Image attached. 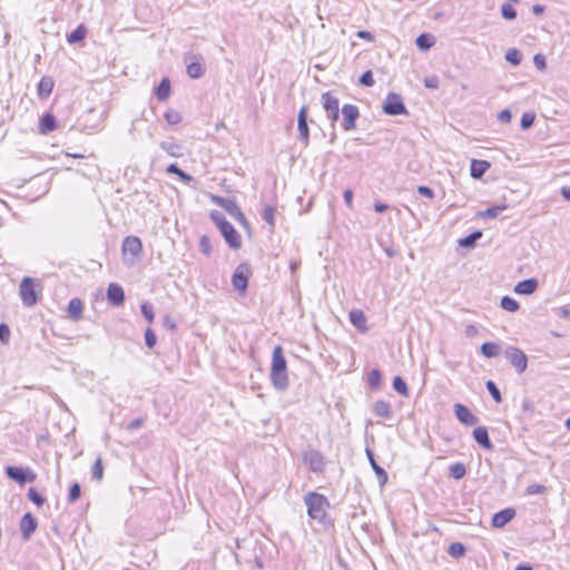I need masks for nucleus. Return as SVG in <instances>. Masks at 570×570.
<instances>
[{"instance_id":"1","label":"nucleus","mask_w":570,"mask_h":570,"mask_svg":"<svg viewBox=\"0 0 570 570\" xmlns=\"http://www.w3.org/2000/svg\"><path fill=\"white\" fill-rule=\"evenodd\" d=\"M287 363L283 347L277 345L273 350L271 381L275 389L284 391L288 387Z\"/></svg>"},{"instance_id":"2","label":"nucleus","mask_w":570,"mask_h":570,"mask_svg":"<svg viewBox=\"0 0 570 570\" xmlns=\"http://www.w3.org/2000/svg\"><path fill=\"white\" fill-rule=\"evenodd\" d=\"M210 218L218 227L229 247L237 249L242 245L240 236L234 226L218 212H213Z\"/></svg>"},{"instance_id":"3","label":"nucleus","mask_w":570,"mask_h":570,"mask_svg":"<svg viewBox=\"0 0 570 570\" xmlns=\"http://www.w3.org/2000/svg\"><path fill=\"white\" fill-rule=\"evenodd\" d=\"M304 501L307 507V514L311 519L321 521L325 518V508L328 505V502L323 494L316 492L307 493Z\"/></svg>"},{"instance_id":"4","label":"nucleus","mask_w":570,"mask_h":570,"mask_svg":"<svg viewBox=\"0 0 570 570\" xmlns=\"http://www.w3.org/2000/svg\"><path fill=\"white\" fill-rule=\"evenodd\" d=\"M504 357L519 374L523 373L528 367V356L515 346H508L504 351Z\"/></svg>"},{"instance_id":"5","label":"nucleus","mask_w":570,"mask_h":570,"mask_svg":"<svg viewBox=\"0 0 570 570\" xmlns=\"http://www.w3.org/2000/svg\"><path fill=\"white\" fill-rule=\"evenodd\" d=\"M20 297L24 306L32 307L38 302V295L36 292L35 279L31 277H24L19 287Z\"/></svg>"},{"instance_id":"6","label":"nucleus","mask_w":570,"mask_h":570,"mask_svg":"<svg viewBox=\"0 0 570 570\" xmlns=\"http://www.w3.org/2000/svg\"><path fill=\"white\" fill-rule=\"evenodd\" d=\"M383 111L390 116L406 115L407 110L399 94L390 92L383 105Z\"/></svg>"},{"instance_id":"7","label":"nucleus","mask_w":570,"mask_h":570,"mask_svg":"<svg viewBox=\"0 0 570 570\" xmlns=\"http://www.w3.org/2000/svg\"><path fill=\"white\" fill-rule=\"evenodd\" d=\"M6 474L20 485L36 480V474L31 470L21 466L9 465L6 468Z\"/></svg>"},{"instance_id":"8","label":"nucleus","mask_w":570,"mask_h":570,"mask_svg":"<svg viewBox=\"0 0 570 570\" xmlns=\"http://www.w3.org/2000/svg\"><path fill=\"white\" fill-rule=\"evenodd\" d=\"M321 102L326 111L327 118L332 120V124L337 121L340 118V100L328 91L322 95Z\"/></svg>"},{"instance_id":"9","label":"nucleus","mask_w":570,"mask_h":570,"mask_svg":"<svg viewBox=\"0 0 570 570\" xmlns=\"http://www.w3.org/2000/svg\"><path fill=\"white\" fill-rule=\"evenodd\" d=\"M308 110L306 106H303L297 116V129H298V139L303 144L304 147H307L309 144V129H308Z\"/></svg>"},{"instance_id":"10","label":"nucleus","mask_w":570,"mask_h":570,"mask_svg":"<svg viewBox=\"0 0 570 570\" xmlns=\"http://www.w3.org/2000/svg\"><path fill=\"white\" fill-rule=\"evenodd\" d=\"M343 121L342 127L345 131H351L356 128V120L360 117V110L355 105L346 104L341 109Z\"/></svg>"},{"instance_id":"11","label":"nucleus","mask_w":570,"mask_h":570,"mask_svg":"<svg viewBox=\"0 0 570 570\" xmlns=\"http://www.w3.org/2000/svg\"><path fill=\"white\" fill-rule=\"evenodd\" d=\"M250 274V268L247 264H240L235 269L232 283L235 289L244 292L248 285V276Z\"/></svg>"},{"instance_id":"12","label":"nucleus","mask_w":570,"mask_h":570,"mask_svg":"<svg viewBox=\"0 0 570 570\" xmlns=\"http://www.w3.org/2000/svg\"><path fill=\"white\" fill-rule=\"evenodd\" d=\"M303 461L313 472H322L324 469V456L317 450H308L303 453Z\"/></svg>"},{"instance_id":"13","label":"nucleus","mask_w":570,"mask_h":570,"mask_svg":"<svg viewBox=\"0 0 570 570\" xmlns=\"http://www.w3.org/2000/svg\"><path fill=\"white\" fill-rule=\"evenodd\" d=\"M454 413L456 419L465 425H475L479 421L468 406L460 403L454 405Z\"/></svg>"},{"instance_id":"14","label":"nucleus","mask_w":570,"mask_h":570,"mask_svg":"<svg viewBox=\"0 0 570 570\" xmlns=\"http://www.w3.org/2000/svg\"><path fill=\"white\" fill-rule=\"evenodd\" d=\"M107 299L114 306H120L125 302L124 288L117 283H110L107 288Z\"/></svg>"},{"instance_id":"15","label":"nucleus","mask_w":570,"mask_h":570,"mask_svg":"<svg viewBox=\"0 0 570 570\" xmlns=\"http://www.w3.org/2000/svg\"><path fill=\"white\" fill-rule=\"evenodd\" d=\"M37 529V520L36 518L30 513L27 512L21 521H20V530H21V537L23 540H29L32 535V533Z\"/></svg>"},{"instance_id":"16","label":"nucleus","mask_w":570,"mask_h":570,"mask_svg":"<svg viewBox=\"0 0 570 570\" xmlns=\"http://www.w3.org/2000/svg\"><path fill=\"white\" fill-rule=\"evenodd\" d=\"M122 253L138 256L142 252V243L137 236H127L122 240Z\"/></svg>"},{"instance_id":"17","label":"nucleus","mask_w":570,"mask_h":570,"mask_svg":"<svg viewBox=\"0 0 570 570\" xmlns=\"http://www.w3.org/2000/svg\"><path fill=\"white\" fill-rule=\"evenodd\" d=\"M515 515V510L512 508H505L492 517V527L501 529L507 525Z\"/></svg>"},{"instance_id":"18","label":"nucleus","mask_w":570,"mask_h":570,"mask_svg":"<svg viewBox=\"0 0 570 570\" xmlns=\"http://www.w3.org/2000/svg\"><path fill=\"white\" fill-rule=\"evenodd\" d=\"M223 208L243 227L248 228V222L234 199L230 202H224Z\"/></svg>"},{"instance_id":"19","label":"nucleus","mask_w":570,"mask_h":570,"mask_svg":"<svg viewBox=\"0 0 570 570\" xmlns=\"http://www.w3.org/2000/svg\"><path fill=\"white\" fill-rule=\"evenodd\" d=\"M473 438L475 442L485 450H492L493 445L489 438V432L484 426H478L473 430Z\"/></svg>"},{"instance_id":"20","label":"nucleus","mask_w":570,"mask_h":570,"mask_svg":"<svg viewBox=\"0 0 570 570\" xmlns=\"http://www.w3.org/2000/svg\"><path fill=\"white\" fill-rule=\"evenodd\" d=\"M490 168V163L487 160L472 159L470 166V175L474 179H480Z\"/></svg>"},{"instance_id":"21","label":"nucleus","mask_w":570,"mask_h":570,"mask_svg":"<svg viewBox=\"0 0 570 570\" xmlns=\"http://www.w3.org/2000/svg\"><path fill=\"white\" fill-rule=\"evenodd\" d=\"M537 288L538 281L535 278H528L519 282L514 287V292L518 294L530 295L533 294Z\"/></svg>"},{"instance_id":"22","label":"nucleus","mask_w":570,"mask_h":570,"mask_svg":"<svg viewBox=\"0 0 570 570\" xmlns=\"http://www.w3.org/2000/svg\"><path fill=\"white\" fill-rule=\"evenodd\" d=\"M350 321L361 332L365 333L367 331L366 316L363 311L352 309L350 312Z\"/></svg>"},{"instance_id":"23","label":"nucleus","mask_w":570,"mask_h":570,"mask_svg":"<svg viewBox=\"0 0 570 570\" xmlns=\"http://www.w3.org/2000/svg\"><path fill=\"white\" fill-rule=\"evenodd\" d=\"M53 80L51 77H42L38 83V96L41 99H46L50 96L53 89Z\"/></svg>"},{"instance_id":"24","label":"nucleus","mask_w":570,"mask_h":570,"mask_svg":"<svg viewBox=\"0 0 570 570\" xmlns=\"http://www.w3.org/2000/svg\"><path fill=\"white\" fill-rule=\"evenodd\" d=\"M197 60L196 61H193L187 65V73L190 78L193 79H198L200 78L204 72H205V69L203 67V57H196Z\"/></svg>"},{"instance_id":"25","label":"nucleus","mask_w":570,"mask_h":570,"mask_svg":"<svg viewBox=\"0 0 570 570\" xmlns=\"http://www.w3.org/2000/svg\"><path fill=\"white\" fill-rule=\"evenodd\" d=\"M159 147L171 157L178 158L184 155L183 146L174 141H161Z\"/></svg>"},{"instance_id":"26","label":"nucleus","mask_w":570,"mask_h":570,"mask_svg":"<svg viewBox=\"0 0 570 570\" xmlns=\"http://www.w3.org/2000/svg\"><path fill=\"white\" fill-rule=\"evenodd\" d=\"M366 453H367V456H368V459H370V462H371L372 469H373V471L375 472V474H376V475H377V478H379V482H380V484H381V485L385 484V483H386V481H387V473L385 472V470H384L381 465H379V464L376 463V461L374 460V455H373V453H372V451H371V450H368V449H367V450H366Z\"/></svg>"},{"instance_id":"27","label":"nucleus","mask_w":570,"mask_h":570,"mask_svg":"<svg viewBox=\"0 0 570 570\" xmlns=\"http://www.w3.org/2000/svg\"><path fill=\"white\" fill-rule=\"evenodd\" d=\"M56 117L52 114H46L40 119L39 130L41 134L51 132L56 128Z\"/></svg>"},{"instance_id":"28","label":"nucleus","mask_w":570,"mask_h":570,"mask_svg":"<svg viewBox=\"0 0 570 570\" xmlns=\"http://www.w3.org/2000/svg\"><path fill=\"white\" fill-rule=\"evenodd\" d=\"M373 411H374L375 415L383 417V419H391V416H392V409H391L390 403H387L383 400H379L375 402Z\"/></svg>"},{"instance_id":"29","label":"nucleus","mask_w":570,"mask_h":570,"mask_svg":"<svg viewBox=\"0 0 570 570\" xmlns=\"http://www.w3.org/2000/svg\"><path fill=\"white\" fill-rule=\"evenodd\" d=\"M68 315L77 321L81 317L82 314V302L79 298H72L68 304Z\"/></svg>"},{"instance_id":"30","label":"nucleus","mask_w":570,"mask_h":570,"mask_svg":"<svg viewBox=\"0 0 570 570\" xmlns=\"http://www.w3.org/2000/svg\"><path fill=\"white\" fill-rule=\"evenodd\" d=\"M170 95V81L168 78H163L156 88V96L159 101H165Z\"/></svg>"},{"instance_id":"31","label":"nucleus","mask_w":570,"mask_h":570,"mask_svg":"<svg viewBox=\"0 0 570 570\" xmlns=\"http://www.w3.org/2000/svg\"><path fill=\"white\" fill-rule=\"evenodd\" d=\"M415 43H416L419 49H421L423 51H426V50L431 49L434 46L435 39L430 33H421L416 38Z\"/></svg>"},{"instance_id":"32","label":"nucleus","mask_w":570,"mask_h":570,"mask_svg":"<svg viewBox=\"0 0 570 570\" xmlns=\"http://www.w3.org/2000/svg\"><path fill=\"white\" fill-rule=\"evenodd\" d=\"M480 351L485 357H495L500 354V346L493 342H485L481 345Z\"/></svg>"},{"instance_id":"33","label":"nucleus","mask_w":570,"mask_h":570,"mask_svg":"<svg viewBox=\"0 0 570 570\" xmlns=\"http://www.w3.org/2000/svg\"><path fill=\"white\" fill-rule=\"evenodd\" d=\"M87 28L83 24H79L73 31L67 36L69 43H76L86 38Z\"/></svg>"},{"instance_id":"34","label":"nucleus","mask_w":570,"mask_h":570,"mask_svg":"<svg viewBox=\"0 0 570 570\" xmlns=\"http://www.w3.org/2000/svg\"><path fill=\"white\" fill-rule=\"evenodd\" d=\"M482 237V232L475 230L469 234L468 236L459 239V245L461 247L471 248L475 245L476 240Z\"/></svg>"},{"instance_id":"35","label":"nucleus","mask_w":570,"mask_h":570,"mask_svg":"<svg viewBox=\"0 0 570 570\" xmlns=\"http://www.w3.org/2000/svg\"><path fill=\"white\" fill-rule=\"evenodd\" d=\"M167 173L177 175L185 183H190L194 179L190 175L181 170L177 164H170L167 167Z\"/></svg>"},{"instance_id":"36","label":"nucleus","mask_w":570,"mask_h":570,"mask_svg":"<svg viewBox=\"0 0 570 570\" xmlns=\"http://www.w3.org/2000/svg\"><path fill=\"white\" fill-rule=\"evenodd\" d=\"M393 389L401 394L402 396H409V387L405 381L401 376H395L393 379Z\"/></svg>"},{"instance_id":"37","label":"nucleus","mask_w":570,"mask_h":570,"mask_svg":"<svg viewBox=\"0 0 570 570\" xmlns=\"http://www.w3.org/2000/svg\"><path fill=\"white\" fill-rule=\"evenodd\" d=\"M381 381H382V374H381L380 370H377V368L371 370V372L368 373L370 387L373 390L380 389Z\"/></svg>"},{"instance_id":"38","label":"nucleus","mask_w":570,"mask_h":570,"mask_svg":"<svg viewBox=\"0 0 570 570\" xmlns=\"http://www.w3.org/2000/svg\"><path fill=\"white\" fill-rule=\"evenodd\" d=\"M500 305L508 312H517L520 307L519 303L511 296H503Z\"/></svg>"},{"instance_id":"39","label":"nucleus","mask_w":570,"mask_h":570,"mask_svg":"<svg viewBox=\"0 0 570 570\" xmlns=\"http://www.w3.org/2000/svg\"><path fill=\"white\" fill-rule=\"evenodd\" d=\"M466 473V469L463 463H454L450 466V475L455 479H462Z\"/></svg>"},{"instance_id":"40","label":"nucleus","mask_w":570,"mask_h":570,"mask_svg":"<svg viewBox=\"0 0 570 570\" xmlns=\"http://www.w3.org/2000/svg\"><path fill=\"white\" fill-rule=\"evenodd\" d=\"M505 60L513 66L521 63V52L518 49H509L504 56Z\"/></svg>"},{"instance_id":"41","label":"nucleus","mask_w":570,"mask_h":570,"mask_svg":"<svg viewBox=\"0 0 570 570\" xmlns=\"http://www.w3.org/2000/svg\"><path fill=\"white\" fill-rule=\"evenodd\" d=\"M485 386H487V390L490 393V395L493 397V400L495 402L500 403L502 401V396H501V392L498 389L497 384L493 381L489 380V381H487Z\"/></svg>"},{"instance_id":"42","label":"nucleus","mask_w":570,"mask_h":570,"mask_svg":"<svg viewBox=\"0 0 570 570\" xmlns=\"http://www.w3.org/2000/svg\"><path fill=\"white\" fill-rule=\"evenodd\" d=\"M275 208L272 205H266L262 212V218L271 226H274Z\"/></svg>"},{"instance_id":"43","label":"nucleus","mask_w":570,"mask_h":570,"mask_svg":"<svg viewBox=\"0 0 570 570\" xmlns=\"http://www.w3.org/2000/svg\"><path fill=\"white\" fill-rule=\"evenodd\" d=\"M141 313L148 323H153L155 318L154 307L149 302H144L140 305Z\"/></svg>"},{"instance_id":"44","label":"nucleus","mask_w":570,"mask_h":570,"mask_svg":"<svg viewBox=\"0 0 570 570\" xmlns=\"http://www.w3.org/2000/svg\"><path fill=\"white\" fill-rule=\"evenodd\" d=\"M28 498L37 507H41L45 503V498L35 488L28 490Z\"/></svg>"},{"instance_id":"45","label":"nucleus","mask_w":570,"mask_h":570,"mask_svg":"<svg viewBox=\"0 0 570 570\" xmlns=\"http://www.w3.org/2000/svg\"><path fill=\"white\" fill-rule=\"evenodd\" d=\"M501 14L507 20H513L517 17V11L511 4L503 3L501 6Z\"/></svg>"},{"instance_id":"46","label":"nucleus","mask_w":570,"mask_h":570,"mask_svg":"<svg viewBox=\"0 0 570 570\" xmlns=\"http://www.w3.org/2000/svg\"><path fill=\"white\" fill-rule=\"evenodd\" d=\"M504 209H505V206H493V207L487 208L485 210L481 212L480 216L488 217V218H495Z\"/></svg>"},{"instance_id":"47","label":"nucleus","mask_w":570,"mask_h":570,"mask_svg":"<svg viewBox=\"0 0 570 570\" xmlns=\"http://www.w3.org/2000/svg\"><path fill=\"white\" fill-rule=\"evenodd\" d=\"M165 119L169 125H177L181 121V116L177 110L169 109L165 112Z\"/></svg>"},{"instance_id":"48","label":"nucleus","mask_w":570,"mask_h":570,"mask_svg":"<svg viewBox=\"0 0 570 570\" xmlns=\"http://www.w3.org/2000/svg\"><path fill=\"white\" fill-rule=\"evenodd\" d=\"M80 495H81V489H80L79 483H77V482L72 483L69 489L68 501L70 503H73L80 498Z\"/></svg>"},{"instance_id":"49","label":"nucleus","mask_w":570,"mask_h":570,"mask_svg":"<svg viewBox=\"0 0 570 570\" xmlns=\"http://www.w3.org/2000/svg\"><path fill=\"white\" fill-rule=\"evenodd\" d=\"M104 476V466L101 458H98L92 465V478L100 481Z\"/></svg>"},{"instance_id":"50","label":"nucleus","mask_w":570,"mask_h":570,"mask_svg":"<svg viewBox=\"0 0 570 570\" xmlns=\"http://www.w3.org/2000/svg\"><path fill=\"white\" fill-rule=\"evenodd\" d=\"M534 114L532 112H524L521 117V121H520V126L522 129H529L530 127H532L533 122H534Z\"/></svg>"},{"instance_id":"51","label":"nucleus","mask_w":570,"mask_h":570,"mask_svg":"<svg viewBox=\"0 0 570 570\" xmlns=\"http://www.w3.org/2000/svg\"><path fill=\"white\" fill-rule=\"evenodd\" d=\"M358 82L365 87H372L374 85V78L371 70L365 71L358 79Z\"/></svg>"},{"instance_id":"52","label":"nucleus","mask_w":570,"mask_h":570,"mask_svg":"<svg viewBox=\"0 0 570 570\" xmlns=\"http://www.w3.org/2000/svg\"><path fill=\"white\" fill-rule=\"evenodd\" d=\"M450 554L453 557H462L465 553V547L462 543H452L449 548Z\"/></svg>"},{"instance_id":"53","label":"nucleus","mask_w":570,"mask_h":570,"mask_svg":"<svg viewBox=\"0 0 570 570\" xmlns=\"http://www.w3.org/2000/svg\"><path fill=\"white\" fill-rule=\"evenodd\" d=\"M199 248L205 255H209L212 253V244L209 237H207L206 235L200 237Z\"/></svg>"},{"instance_id":"54","label":"nucleus","mask_w":570,"mask_h":570,"mask_svg":"<svg viewBox=\"0 0 570 570\" xmlns=\"http://www.w3.org/2000/svg\"><path fill=\"white\" fill-rule=\"evenodd\" d=\"M145 343L149 348H153L157 343L156 334L151 328L145 331Z\"/></svg>"},{"instance_id":"55","label":"nucleus","mask_w":570,"mask_h":570,"mask_svg":"<svg viewBox=\"0 0 570 570\" xmlns=\"http://www.w3.org/2000/svg\"><path fill=\"white\" fill-rule=\"evenodd\" d=\"M547 491V488L541 484H531L527 487L525 494L533 495V494H542Z\"/></svg>"},{"instance_id":"56","label":"nucleus","mask_w":570,"mask_h":570,"mask_svg":"<svg viewBox=\"0 0 570 570\" xmlns=\"http://www.w3.org/2000/svg\"><path fill=\"white\" fill-rule=\"evenodd\" d=\"M533 63L539 70H544L547 67L546 58L541 53L533 57Z\"/></svg>"},{"instance_id":"57","label":"nucleus","mask_w":570,"mask_h":570,"mask_svg":"<svg viewBox=\"0 0 570 570\" xmlns=\"http://www.w3.org/2000/svg\"><path fill=\"white\" fill-rule=\"evenodd\" d=\"M417 193L421 196L426 197L429 199L434 198V191L430 187H428V186H419L417 187Z\"/></svg>"},{"instance_id":"58","label":"nucleus","mask_w":570,"mask_h":570,"mask_svg":"<svg viewBox=\"0 0 570 570\" xmlns=\"http://www.w3.org/2000/svg\"><path fill=\"white\" fill-rule=\"evenodd\" d=\"M10 336V330L7 324H0V341L7 343Z\"/></svg>"},{"instance_id":"59","label":"nucleus","mask_w":570,"mask_h":570,"mask_svg":"<svg viewBox=\"0 0 570 570\" xmlns=\"http://www.w3.org/2000/svg\"><path fill=\"white\" fill-rule=\"evenodd\" d=\"M512 118L511 111L509 109H503L498 114V119L501 122H510Z\"/></svg>"},{"instance_id":"60","label":"nucleus","mask_w":570,"mask_h":570,"mask_svg":"<svg viewBox=\"0 0 570 570\" xmlns=\"http://www.w3.org/2000/svg\"><path fill=\"white\" fill-rule=\"evenodd\" d=\"M424 85H425L426 88L436 89L439 87V79H438L436 76L426 78L424 80Z\"/></svg>"},{"instance_id":"61","label":"nucleus","mask_w":570,"mask_h":570,"mask_svg":"<svg viewBox=\"0 0 570 570\" xmlns=\"http://www.w3.org/2000/svg\"><path fill=\"white\" fill-rule=\"evenodd\" d=\"M144 424V419H135L132 420L128 425H127V429L132 431V430H137V429H140Z\"/></svg>"},{"instance_id":"62","label":"nucleus","mask_w":570,"mask_h":570,"mask_svg":"<svg viewBox=\"0 0 570 570\" xmlns=\"http://www.w3.org/2000/svg\"><path fill=\"white\" fill-rule=\"evenodd\" d=\"M356 37L360 38V39L368 40V41H373L374 40V36L370 31H366V30L357 31L356 32Z\"/></svg>"},{"instance_id":"63","label":"nucleus","mask_w":570,"mask_h":570,"mask_svg":"<svg viewBox=\"0 0 570 570\" xmlns=\"http://www.w3.org/2000/svg\"><path fill=\"white\" fill-rule=\"evenodd\" d=\"M343 198H344V202L345 204L348 206V207H352V204H353V191L351 189H346L343 194Z\"/></svg>"},{"instance_id":"64","label":"nucleus","mask_w":570,"mask_h":570,"mask_svg":"<svg viewBox=\"0 0 570 570\" xmlns=\"http://www.w3.org/2000/svg\"><path fill=\"white\" fill-rule=\"evenodd\" d=\"M559 315L562 318H570V307H568V306L561 307Z\"/></svg>"}]
</instances>
